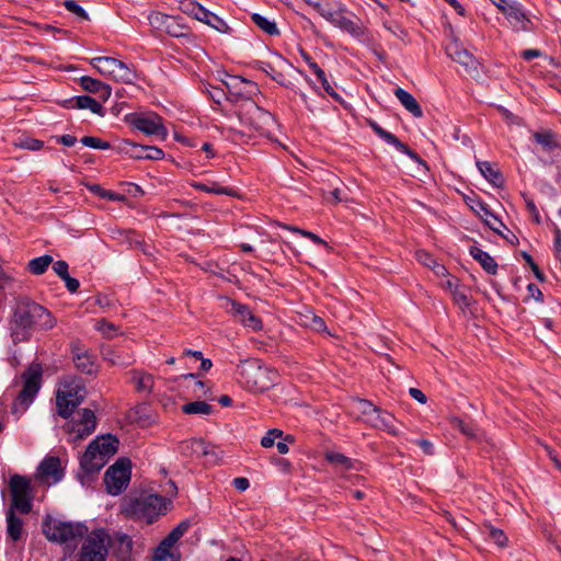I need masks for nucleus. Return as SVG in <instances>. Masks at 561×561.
<instances>
[{
    "label": "nucleus",
    "instance_id": "nucleus-1",
    "mask_svg": "<svg viewBox=\"0 0 561 561\" xmlns=\"http://www.w3.org/2000/svg\"><path fill=\"white\" fill-rule=\"evenodd\" d=\"M237 116L240 125L243 127L242 129H238L232 123L224 127L231 134L233 140H237V136L251 135L252 133L262 135L270 133L275 124L272 114L261 108L252 100H245L239 105Z\"/></svg>",
    "mask_w": 561,
    "mask_h": 561
},
{
    "label": "nucleus",
    "instance_id": "nucleus-27",
    "mask_svg": "<svg viewBox=\"0 0 561 561\" xmlns=\"http://www.w3.org/2000/svg\"><path fill=\"white\" fill-rule=\"evenodd\" d=\"M394 95L400 101V103L404 106L407 111H409L415 117H422L423 111L415 100V98L408 91L398 88L394 91Z\"/></svg>",
    "mask_w": 561,
    "mask_h": 561
},
{
    "label": "nucleus",
    "instance_id": "nucleus-62",
    "mask_svg": "<svg viewBox=\"0 0 561 561\" xmlns=\"http://www.w3.org/2000/svg\"><path fill=\"white\" fill-rule=\"evenodd\" d=\"M68 263L66 261H57L53 264L54 272L62 279L69 275Z\"/></svg>",
    "mask_w": 561,
    "mask_h": 561
},
{
    "label": "nucleus",
    "instance_id": "nucleus-58",
    "mask_svg": "<svg viewBox=\"0 0 561 561\" xmlns=\"http://www.w3.org/2000/svg\"><path fill=\"white\" fill-rule=\"evenodd\" d=\"M283 432L278 428H273L261 439V445L265 448H270L275 444L276 438L280 437Z\"/></svg>",
    "mask_w": 561,
    "mask_h": 561
},
{
    "label": "nucleus",
    "instance_id": "nucleus-16",
    "mask_svg": "<svg viewBox=\"0 0 561 561\" xmlns=\"http://www.w3.org/2000/svg\"><path fill=\"white\" fill-rule=\"evenodd\" d=\"M190 523L181 522L171 533L160 542L156 549L153 561H179V557L173 552L174 545L188 530Z\"/></svg>",
    "mask_w": 561,
    "mask_h": 561
},
{
    "label": "nucleus",
    "instance_id": "nucleus-19",
    "mask_svg": "<svg viewBox=\"0 0 561 561\" xmlns=\"http://www.w3.org/2000/svg\"><path fill=\"white\" fill-rule=\"evenodd\" d=\"M64 469L61 461L57 457H47L38 466L36 479L46 485H53L61 481Z\"/></svg>",
    "mask_w": 561,
    "mask_h": 561
},
{
    "label": "nucleus",
    "instance_id": "nucleus-40",
    "mask_svg": "<svg viewBox=\"0 0 561 561\" xmlns=\"http://www.w3.org/2000/svg\"><path fill=\"white\" fill-rule=\"evenodd\" d=\"M192 186L195 190L203 191L210 194H217V195H229L233 196L234 192L232 188L219 186L217 183L213 182L210 185L204 184L201 182H194L192 183Z\"/></svg>",
    "mask_w": 561,
    "mask_h": 561
},
{
    "label": "nucleus",
    "instance_id": "nucleus-37",
    "mask_svg": "<svg viewBox=\"0 0 561 561\" xmlns=\"http://www.w3.org/2000/svg\"><path fill=\"white\" fill-rule=\"evenodd\" d=\"M53 261V256L48 254L34 257L28 262V271L34 275H42L47 271Z\"/></svg>",
    "mask_w": 561,
    "mask_h": 561
},
{
    "label": "nucleus",
    "instance_id": "nucleus-45",
    "mask_svg": "<svg viewBox=\"0 0 561 561\" xmlns=\"http://www.w3.org/2000/svg\"><path fill=\"white\" fill-rule=\"evenodd\" d=\"M95 330L99 331L104 337L112 339L118 334V329L105 319L98 320Z\"/></svg>",
    "mask_w": 561,
    "mask_h": 561
},
{
    "label": "nucleus",
    "instance_id": "nucleus-11",
    "mask_svg": "<svg viewBox=\"0 0 561 561\" xmlns=\"http://www.w3.org/2000/svg\"><path fill=\"white\" fill-rule=\"evenodd\" d=\"M90 64L102 76L115 81L131 83L136 79L135 71L129 68L125 62L113 57H94Z\"/></svg>",
    "mask_w": 561,
    "mask_h": 561
},
{
    "label": "nucleus",
    "instance_id": "nucleus-55",
    "mask_svg": "<svg viewBox=\"0 0 561 561\" xmlns=\"http://www.w3.org/2000/svg\"><path fill=\"white\" fill-rule=\"evenodd\" d=\"M18 147H20L22 149L36 151V150H41L44 147V142L38 139L26 137V138L20 139V141L18 142Z\"/></svg>",
    "mask_w": 561,
    "mask_h": 561
},
{
    "label": "nucleus",
    "instance_id": "nucleus-61",
    "mask_svg": "<svg viewBox=\"0 0 561 561\" xmlns=\"http://www.w3.org/2000/svg\"><path fill=\"white\" fill-rule=\"evenodd\" d=\"M206 450L208 453L207 454H203L202 457H205L208 462L217 463L218 460L220 459L221 451L218 448H216L215 446H211L209 444H207V449Z\"/></svg>",
    "mask_w": 561,
    "mask_h": 561
},
{
    "label": "nucleus",
    "instance_id": "nucleus-7",
    "mask_svg": "<svg viewBox=\"0 0 561 561\" xmlns=\"http://www.w3.org/2000/svg\"><path fill=\"white\" fill-rule=\"evenodd\" d=\"M85 530L83 525L64 522L51 516H47L43 522V533L53 542L71 543L82 537Z\"/></svg>",
    "mask_w": 561,
    "mask_h": 561
},
{
    "label": "nucleus",
    "instance_id": "nucleus-22",
    "mask_svg": "<svg viewBox=\"0 0 561 561\" xmlns=\"http://www.w3.org/2000/svg\"><path fill=\"white\" fill-rule=\"evenodd\" d=\"M394 422L396 420L390 413L376 408L370 417H367L366 424L374 428L382 430L393 436H397L399 431L397 430Z\"/></svg>",
    "mask_w": 561,
    "mask_h": 561
},
{
    "label": "nucleus",
    "instance_id": "nucleus-38",
    "mask_svg": "<svg viewBox=\"0 0 561 561\" xmlns=\"http://www.w3.org/2000/svg\"><path fill=\"white\" fill-rule=\"evenodd\" d=\"M325 459L340 469H357L356 463L352 459L340 453H327Z\"/></svg>",
    "mask_w": 561,
    "mask_h": 561
},
{
    "label": "nucleus",
    "instance_id": "nucleus-32",
    "mask_svg": "<svg viewBox=\"0 0 561 561\" xmlns=\"http://www.w3.org/2000/svg\"><path fill=\"white\" fill-rule=\"evenodd\" d=\"M202 15L201 22L207 24L219 33L228 34L231 32L230 26L219 16L210 11H206L205 13L199 12V16Z\"/></svg>",
    "mask_w": 561,
    "mask_h": 561
},
{
    "label": "nucleus",
    "instance_id": "nucleus-33",
    "mask_svg": "<svg viewBox=\"0 0 561 561\" xmlns=\"http://www.w3.org/2000/svg\"><path fill=\"white\" fill-rule=\"evenodd\" d=\"M376 408L377 407H375L370 401L364 399H356L351 404L352 413L365 423L367 422V417H370Z\"/></svg>",
    "mask_w": 561,
    "mask_h": 561
},
{
    "label": "nucleus",
    "instance_id": "nucleus-20",
    "mask_svg": "<svg viewBox=\"0 0 561 561\" xmlns=\"http://www.w3.org/2000/svg\"><path fill=\"white\" fill-rule=\"evenodd\" d=\"M229 312L245 328L252 331H260L262 329V321L257 318L248 306L239 304L234 300H229Z\"/></svg>",
    "mask_w": 561,
    "mask_h": 561
},
{
    "label": "nucleus",
    "instance_id": "nucleus-53",
    "mask_svg": "<svg viewBox=\"0 0 561 561\" xmlns=\"http://www.w3.org/2000/svg\"><path fill=\"white\" fill-rule=\"evenodd\" d=\"M169 16L167 14L160 13V12H151L148 15L149 24L158 31H161L164 26L165 22L169 21Z\"/></svg>",
    "mask_w": 561,
    "mask_h": 561
},
{
    "label": "nucleus",
    "instance_id": "nucleus-23",
    "mask_svg": "<svg viewBox=\"0 0 561 561\" xmlns=\"http://www.w3.org/2000/svg\"><path fill=\"white\" fill-rule=\"evenodd\" d=\"M504 15L515 31L519 32L530 30L531 21L528 19L520 4L517 2L514 1V3L508 7V9H505Z\"/></svg>",
    "mask_w": 561,
    "mask_h": 561
},
{
    "label": "nucleus",
    "instance_id": "nucleus-28",
    "mask_svg": "<svg viewBox=\"0 0 561 561\" xmlns=\"http://www.w3.org/2000/svg\"><path fill=\"white\" fill-rule=\"evenodd\" d=\"M181 453L185 456L202 457L203 454H207V443L203 439H187L181 443Z\"/></svg>",
    "mask_w": 561,
    "mask_h": 561
},
{
    "label": "nucleus",
    "instance_id": "nucleus-46",
    "mask_svg": "<svg viewBox=\"0 0 561 561\" xmlns=\"http://www.w3.org/2000/svg\"><path fill=\"white\" fill-rule=\"evenodd\" d=\"M56 320L53 314L43 307V314L38 312V317L35 319V325L42 330H49L54 328Z\"/></svg>",
    "mask_w": 561,
    "mask_h": 561
},
{
    "label": "nucleus",
    "instance_id": "nucleus-36",
    "mask_svg": "<svg viewBox=\"0 0 561 561\" xmlns=\"http://www.w3.org/2000/svg\"><path fill=\"white\" fill-rule=\"evenodd\" d=\"M253 23L268 35H278L279 31L274 20H271L259 13H253L251 16Z\"/></svg>",
    "mask_w": 561,
    "mask_h": 561
},
{
    "label": "nucleus",
    "instance_id": "nucleus-48",
    "mask_svg": "<svg viewBox=\"0 0 561 561\" xmlns=\"http://www.w3.org/2000/svg\"><path fill=\"white\" fill-rule=\"evenodd\" d=\"M454 301L460 307V308H468L471 304L470 298L468 296V289L465 286H458L453 293H451Z\"/></svg>",
    "mask_w": 561,
    "mask_h": 561
},
{
    "label": "nucleus",
    "instance_id": "nucleus-42",
    "mask_svg": "<svg viewBox=\"0 0 561 561\" xmlns=\"http://www.w3.org/2000/svg\"><path fill=\"white\" fill-rule=\"evenodd\" d=\"M182 411L186 414L208 415L213 412V407L204 401H194L184 404Z\"/></svg>",
    "mask_w": 561,
    "mask_h": 561
},
{
    "label": "nucleus",
    "instance_id": "nucleus-64",
    "mask_svg": "<svg viewBox=\"0 0 561 561\" xmlns=\"http://www.w3.org/2000/svg\"><path fill=\"white\" fill-rule=\"evenodd\" d=\"M62 280L65 282V285L70 293H76L80 286L79 280L71 277L70 275L62 278Z\"/></svg>",
    "mask_w": 561,
    "mask_h": 561
},
{
    "label": "nucleus",
    "instance_id": "nucleus-26",
    "mask_svg": "<svg viewBox=\"0 0 561 561\" xmlns=\"http://www.w3.org/2000/svg\"><path fill=\"white\" fill-rule=\"evenodd\" d=\"M68 107L90 110L94 114L103 115V106L100 101L94 100L89 95H79L75 99L67 101Z\"/></svg>",
    "mask_w": 561,
    "mask_h": 561
},
{
    "label": "nucleus",
    "instance_id": "nucleus-44",
    "mask_svg": "<svg viewBox=\"0 0 561 561\" xmlns=\"http://www.w3.org/2000/svg\"><path fill=\"white\" fill-rule=\"evenodd\" d=\"M451 425L455 428H457L458 431H460L468 438H471V439L479 438L478 430L473 425L465 423L462 420H460L458 417L451 419Z\"/></svg>",
    "mask_w": 561,
    "mask_h": 561
},
{
    "label": "nucleus",
    "instance_id": "nucleus-6",
    "mask_svg": "<svg viewBox=\"0 0 561 561\" xmlns=\"http://www.w3.org/2000/svg\"><path fill=\"white\" fill-rule=\"evenodd\" d=\"M87 391L80 380L67 378L57 391L56 404L58 414L68 417L85 398Z\"/></svg>",
    "mask_w": 561,
    "mask_h": 561
},
{
    "label": "nucleus",
    "instance_id": "nucleus-17",
    "mask_svg": "<svg viewBox=\"0 0 561 561\" xmlns=\"http://www.w3.org/2000/svg\"><path fill=\"white\" fill-rule=\"evenodd\" d=\"M190 523L181 522L171 533L160 542L156 549L153 561H179V557L173 552L174 545L188 530Z\"/></svg>",
    "mask_w": 561,
    "mask_h": 561
},
{
    "label": "nucleus",
    "instance_id": "nucleus-4",
    "mask_svg": "<svg viewBox=\"0 0 561 561\" xmlns=\"http://www.w3.org/2000/svg\"><path fill=\"white\" fill-rule=\"evenodd\" d=\"M170 500L158 494H147L129 500L124 506L126 516L147 524L153 523L168 511Z\"/></svg>",
    "mask_w": 561,
    "mask_h": 561
},
{
    "label": "nucleus",
    "instance_id": "nucleus-29",
    "mask_svg": "<svg viewBox=\"0 0 561 561\" xmlns=\"http://www.w3.org/2000/svg\"><path fill=\"white\" fill-rule=\"evenodd\" d=\"M7 531L10 539L18 541L23 534V520L15 516L14 510L10 508L7 513Z\"/></svg>",
    "mask_w": 561,
    "mask_h": 561
},
{
    "label": "nucleus",
    "instance_id": "nucleus-21",
    "mask_svg": "<svg viewBox=\"0 0 561 561\" xmlns=\"http://www.w3.org/2000/svg\"><path fill=\"white\" fill-rule=\"evenodd\" d=\"M369 126L371 127V129L381 138L383 139L387 144L393 146L397 150H399L400 152L407 154L408 157H410L412 160L416 161V162H420L422 163V159L419 157L417 153H415L414 151H412L405 144H403L402 141H400L393 134L385 130L382 127H380L377 123L375 122H369Z\"/></svg>",
    "mask_w": 561,
    "mask_h": 561
},
{
    "label": "nucleus",
    "instance_id": "nucleus-10",
    "mask_svg": "<svg viewBox=\"0 0 561 561\" xmlns=\"http://www.w3.org/2000/svg\"><path fill=\"white\" fill-rule=\"evenodd\" d=\"M96 427V416L90 409H81L65 424L68 440L79 443L90 436Z\"/></svg>",
    "mask_w": 561,
    "mask_h": 561
},
{
    "label": "nucleus",
    "instance_id": "nucleus-9",
    "mask_svg": "<svg viewBox=\"0 0 561 561\" xmlns=\"http://www.w3.org/2000/svg\"><path fill=\"white\" fill-rule=\"evenodd\" d=\"M23 388L13 403V412H24L33 402L42 385V368L38 364L31 365L22 375Z\"/></svg>",
    "mask_w": 561,
    "mask_h": 561
},
{
    "label": "nucleus",
    "instance_id": "nucleus-3",
    "mask_svg": "<svg viewBox=\"0 0 561 561\" xmlns=\"http://www.w3.org/2000/svg\"><path fill=\"white\" fill-rule=\"evenodd\" d=\"M237 379L240 385L252 392H263L276 381L274 370L263 367L256 359H245L237 367Z\"/></svg>",
    "mask_w": 561,
    "mask_h": 561
},
{
    "label": "nucleus",
    "instance_id": "nucleus-30",
    "mask_svg": "<svg viewBox=\"0 0 561 561\" xmlns=\"http://www.w3.org/2000/svg\"><path fill=\"white\" fill-rule=\"evenodd\" d=\"M470 254L474 260H477L482 267L490 274H495L497 270V264L494 259L489 255V253L484 252L478 247H472L470 249Z\"/></svg>",
    "mask_w": 561,
    "mask_h": 561
},
{
    "label": "nucleus",
    "instance_id": "nucleus-63",
    "mask_svg": "<svg viewBox=\"0 0 561 561\" xmlns=\"http://www.w3.org/2000/svg\"><path fill=\"white\" fill-rule=\"evenodd\" d=\"M115 540L119 543L124 553H127L131 549V540L127 535L117 534Z\"/></svg>",
    "mask_w": 561,
    "mask_h": 561
},
{
    "label": "nucleus",
    "instance_id": "nucleus-25",
    "mask_svg": "<svg viewBox=\"0 0 561 561\" xmlns=\"http://www.w3.org/2000/svg\"><path fill=\"white\" fill-rule=\"evenodd\" d=\"M80 84L87 92L96 94L101 102H106L112 94L110 85L89 76L81 77Z\"/></svg>",
    "mask_w": 561,
    "mask_h": 561
},
{
    "label": "nucleus",
    "instance_id": "nucleus-39",
    "mask_svg": "<svg viewBox=\"0 0 561 561\" xmlns=\"http://www.w3.org/2000/svg\"><path fill=\"white\" fill-rule=\"evenodd\" d=\"M417 260L425 266L431 267L438 276H447V270L444 265L437 263L435 259L427 252H417Z\"/></svg>",
    "mask_w": 561,
    "mask_h": 561
},
{
    "label": "nucleus",
    "instance_id": "nucleus-34",
    "mask_svg": "<svg viewBox=\"0 0 561 561\" xmlns=\"http://www.w3.org/2000/svg\"><path fill=\"white\" fill-rule=\"evenodd\" d=\"M131 382L137 391L149 393L153 388V378L151 375L142 371H134Z\"/></svg>",
    "mask_w": 561,
    "mask_h": 561
},
{
    "label": "nucleus",
    "instance_id": "nucleus-8",
    "mask_svg": "<svg viewBox=\"0 0 561 561\" xmlns=\"http://www.w3.org/2000/svg\"><path fill=\"white\" fill-rule=\"evenodd\" d=\"M38 312L43 314V306L34 301H21L16 305L12 322V336L15 341L27 337L26 330L35 325Z\"/></svg>",
    "mask_w": 561,
    "mask_h": 561
},
{
    "label": "nucleus",
    "instance_id": "nucleus-52",
    "mask_svg": "<svg viewBox=\"0 0 561 561\" xmlns=\"http://www.w3.org/2000/svg\"><path fill=\"white\" fill-rule=\"evenodd\" d=\"M262 70L267 73L274 81H276L277 83L286 87V88H289V84L286 82L285 80V76L279 72V71H276L271 64H267V62H263L262 65Z\"/></svg>",
    "mask_w": 561,
    "mask_h": 561
},
{
    "label": "nucleus",
    "instance_id": "nucleus-43",
    "mask_svg": "<svg viewBox=\"0 0 561 561\" xmlns=\"http://www.w3.org/2000/svg\"><path fill=\"white\" fill-rule=\"evenodd\" d=\"M134 148L141 149L145 151V154H134L135 158L138 159H149V160H160L164 157L163 151L154 146H138L136 144H131Z\"/></svg>",
    "mask_w": 561,
    "mask_h": 561
},
{
    "label": "nucleus",
    "instance_id": "nucleus-51",
    "mask_svg": "<svg viewBox=\"0 0 561 561\" xmlns=\"http://www.w3.org/2000/svg\"><path fill=\"white\" fill-rule=\"evenodd\" d=\"M318 79L321 81L323 89L328 94H330L335 101L342 103V96L335 92L333 87L329 83L325 72L322 69H318V72L316 73Z\"/></svg>",
    "mask_w": 561,
    "mask_h": 561
},
{
    "label": "nucleus",
    "instance_id": "nucleus-18",
    "mask_svg": "<svg viewBox=\"0 0 561 561\" xmlns=\"http://www.w3.org/2000/svg\"><path fill=\"white\" fill-rule=\"evenodd\" d=\"M190 523L181 522L171 533L160 542L156 549L153 561H179V557L173 552L174 545L188 530Z\"/></svg>",
    "mask_w": 561,
    "mask_h": 561
},
{
    "label": "nucleus",
    "instance_id": "nucleus-57",
    "mask_svg": "<svg viewBox=\"0 0 561 561\" xmlns=\"http://www.w3.org/2000/svg\"><path fill=\"white\" fill-rule=\"evenodd\" d=\"M305 325L311 328L317 332L325 331L327 327L322 318L311 314L310 317H306Z\"/></svg>",
    "mask_w": 561,
    "mask_h": 561
},
{
    "label": "nucleus",
    "instance_id": "nucleus-5",
    "mask_svg": "<svg viewBox=\"0 0 561 561\" xmlns=\"http://www.w3.org/2000/svg\"><path fill=\"white\" fill-rule=\"evenodd\" d=\"M306 2L334 26L355 36L360 34L359 26L345 16L342 5L336 0H306Z\"/></svg>",
    "mask_w": 561,
    "mask_h": 561
},
{
    "label": "nucleus",
    "instance_id": "nucleus-56",
    "mask_svg": "<svg viewBox=\"0 0 561 561\" xmlns=\"http://www.w3.org/2000/svg\"><path fill=\"white\" fill-rule=\"evenodd\" d=\"M81 142L85 146V147H89V148H93V149H108L110 148V144L106 142V141H103L101 140L100 138L98 137H92V136H85L81 139Z\"/></svg>",
    "mask_w": 561,
    "mask_h": 561
},
{
    "label": "nucleus",
    "instance_id": "nucleus-50",
    "mask_svg": "<svg viewBox=\"0 0 561 561\" xmlns=\"http://www.w3.org/2000/svg\"><path fill=\"white\" fill-rule=\"evenodd\" d=\"M89 188L95 195H98L102 198L108 199V201H123L125 198L124 195L114 193L112 191L104 190L98 184H93Z\"/></svg>",
    "mask_w": 561,
    "mask_h": 561
},
{
    "label": "nucleus",
    "instance_id": "nucleus-13",
    "mask_svg": "<svg viewBox=\"0 0 561 561\" xmlns=\"http://www.w3.org/2000/svg\"><path fill=\"white\" fill-rule=\"evenodd\" d=\"M130 461L122 458L106 470L104 482L111 495H118L127 488L130 480Z\"/></svg>",
    "mask_w": 561,
    "mask_h": 561
},
{
    "label": "nucleus",
    "instance_id": "nucleus-35",
    "mask_svg": "<svg viewBox=\"0 0 561 561\" xmlns=\"http://www.w3.org/2000/svg\"><path fill=\"white\" fill-rule=\"evenodd\" d=\"M477 167L481 174L493 185H502V176L494 167L488 161H478Z\"/></svg>",
    "mask_w": 561,
    "mask_h": 561
},
{
    "label": "nucleus",
    "instance_id": "nucleus-41",
    "mask_svg": "<svg viewBox=\"0 0 561 561\" xmlns=\"http://www.w3.org/2000/svg\"><path fill=\"white\" fill-rule=\"evenodd\" d=\"M533 136L536 142L539 144L546 151H551L558 147L556 136L551 131L546 130L541 133H535Z\"/></svg>",
    "mask_w": 561,
    "mask_h": 561
},
{
    "label": "nucleus",
    "instance_id": "nucleus-60",
    "mask_svg": "<svg viewBox=\"0 0 561 561\" xmlns=\"http://www.w3.org/2000/svg\"><path fill=\"white\" fill-rule=\"evenodd\" d=\"M185 5V11L198 21L202 20V15L199 16V12L205 13L207 11V9H205L197 2H188Z\"/></svg>",
    "mask_w": 561,
    "mask_h": 561
},
{
    "label": "nucleus",
    "instance_id": "nucleus-54",
    "mask_svg": "<svg viewBox=\"0 0 561 561\" xmlns=\"http://www.w3.org/2000/svg\"><path fill=\"white\" fill-rule=\"evenodd\" d=\"M64 5H65V8L69 12L73 13L75 15L80 18L81 20H88L89 19V15L85 12V10L82 7H80L76 1H73V0H66L64 2Z\"/></svg>",
    "mask_w": 561,
    "mask_h": 561
},
{
    "label": "nucleus",
    "instance_id": "nucleus-12",
    "mask_svg": "<svg viewBox=\"0 0 561 561\" xmlns=\"http://www.w3.org/2000/svg\"><path fill=\"white\" fill-rule=\"evenodd\" d=\"M111 538L104 529L90 533L81 547L79 561H105Z\"/></svg>",
    "mask_w": 561,
    "mask_h": 561
},
{
    "label": "nucleus",
    "instance_id": "nucleus-31",
    "mask_svg": "<svg viewBox=\"0 0 561 561\" xmlns=\"http://www.w3.org/2000/svg\"><path fill=\"white\" fill-rule=\"evenodd\" d=\"M76 367L84 374H93L95 371L94 358L88 352L78 351L73 355Z\"/></svg>",
    "mask_w": 561,
    "mask_h": 561
},
{
    "label": "nucleus",
    "instance_id": "nucleus-14",
    "mask_svg": "<svg viewBox=\"0 0 561 561\" xmlns=\"http://www.w3.org/2000/svg\"><path fill=\"white\" fill-rule=\"evenodd\" d=\"M10 491L12 496L11 507L22 514L32 510V488L30 479L14 474L10 479Z\"/></svg>",
    "mask_w": 561,
    "mask_h": 561
},
{
    "label": "nucleus",
    "instance_id": "nucleus-49",
    "mask_svg": "<svg viewBox=\"0 0 561 561\" xmlns=\"http://www.w3.org/2000/svg\"><path fill=\"white\" fill-rule=\"evenodd\" d=\"M184 27L178 23L174 16H169V21L165 22L164 26L160 32H164L173 37H180L184 35Z\"/></svg>",
    "mask_w": 561,
    "mask_h": 561
},
{
    "label": "nucleus",
    "instance_id": "nucleus-2",
    "mask_svg": "<svg viewBox=\"0 0 561 561\" xmlns=\"http://www.w3.org/2000/svg\"><path fill=\"white\" fill-rule=\"evenodd\" d=\"M118 444V439L111 434L98 436L89 444L81 456V469L87 473L100 471L108 459L116 454Z\"/></svg>",
    "mask_w": 561,
    "mask_h": 561
},
{
    "label": "nucleus",
    "instance_id": "nucleus-47",
    "mask_svg": "<svg viewBox=\"0 0 561 561\" xmlns=\"http://www.w3.org/2000/svg\"><path fill=\"white\" fill-rule=\"evenodd\" d=\"M485 533L488 534V537L499 547H505L507 545V537L503 530L488 525L485 526Z\"/></svg>",
    "mask_w": 561,
    "mask_h": 561
},
{
    "label": "nucleus",
    "instance_id": "nucleus-24",
    "mask_svg": "<svg viewBox=\"0 0 561 561\" xmlns=\"http://www.w3.org/2000/svg\"><path fill=\"white\" fill-rule=\"evenodd\" d=\"M447 54L454 61L463 66L468 72L477 71V59L467 49L454 44L448 46Z\"/></svg>",
    "mask_w": 561,
    "mask_h": 561
},
{
    "label": "nucleus",
    "instance_id": "nucleus-59",
    "mask_svg": "<svg viewBox=\"0 0 561 561\" xmlns=\"http://www.w3.org/2000/svg\"><path fill=\"white\" fill-rule=\"evenodd\" d=\"M286 228L291 230V231L298 232V233H300L301 236H304L306 238H309L314 243L328 247V244H327V242L324 240H322L319 236H317L316 233H313L311 231L302 230V229H299V228H296V227H286Z\"/></svg>",
    "mask_w": 561,
    "mask_h": 561
},
{
    "label": "nucleus",
    "instance_id": "nucleus-15",
    "mask_svg": "<svg viewBox=\"0 0 561 561\" xmlns=\"http://www.w3.org/2000/svg\"><path fill=\"white\" fill-rule=\"evenodd\" d=\"M130 124L137 130L147 136H153L159 140H165L168 137V129L163 125L162 118L153 112L134 114L130 118Z\"/></svg>",
    "mask_w": 561,
    "mask_h": 561
}]
</instances>
